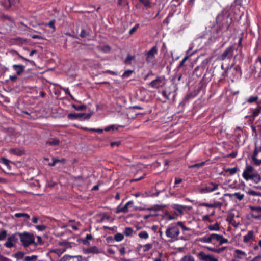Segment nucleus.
I'll return each mask as SVG.
<instances>
[{
  "label": "nucleus",
  "instance_id": "nucleus-1",
  "mask_svg": "<svg viewBox=\"0 0 261 261\" xmlns=\"http://www.w3.org/2000/svg\"><path fill=\"white\" fill-rule=\"evenodd\" d=\"M216 21L217 26V33H219L223 28H225L226 30H228L232 20L230 17V13L227 11L224 10L218 14Z\"/></svg>",
  "mask_w": 261,
  "mask_h": 261
},
{
  "label": "nucleus",
  "instance_id": "nucleus-2",
  "mask_svg": "<svg viewBox=\"0 0 261 261\" xmlns=\"http://www.w3.org/2000/svg\"><path fill=\"white\" fill-rule=\"evenodd\" d=\"M242 177L246 180H251L254 184L261 181V176L251 165H246L242 173Z\"/></svg>",
  "mask_w": 261,
  "mask_h": 261
},
{
  "label": "nucleus",
  "instance_id": "nucleus-3",
  "mask_svg": "<svg viewBox=\"0 0 261 261\" xmlns=\"http://www.w3.org/2000/svg\"><path fill=\"white\" fill-rule=\"evenodd\" d=\"M165 233L168 238L174 241H177L178 240L186 241L190 238V236L189 234H185V236H181L179 237L180 230L177 225V223L176 224H172L170 225L167 228Z\"/></svg>",
  "mask_w": 261,
  "mask_h": 261
},
{
  "label": "nucleus",
  "instance_id": "nucleus-4",
  "mask_svg": "<svg viewBox=\"0 0 261 261\" xmlns=\"http://www.w3.org/2000/svg\"><path fill=\"white\" fill-rule=\"evenodd\" d=\"M220 186V184L211 181L198 187L197 191L200 194H207L219 190Z\"/></svg>",
  "mask_w": 261,
  "mask_h": 261
},
{
  "label": "nucleus",
  "instance_id": "nucleus-5",
  "mask_svg": "<svg viewBox=\"0 0 261 261\" xmlns=\"http://www.w3.org/2000/svg\"><path fill=\"white\" fill-rule=\"evenodd\" d=\"M17 234L18 235L20 241L24 247H28L35 243V236L33 233L23 232L22 233L18 232Z\"/></svg>",
  "mask_w": 261,
  "mask_h": 261
},
{
  "label": "nucleus",
  "instance_id": "nucleus-6",
  "mask_svg": "<svg viewBox=\"0 0 261 261\" xmlns=\"http://www.w3.org/2000/svg\"><path fill=\"white\" fill-rule=\"evenodd\" d=\"M211 243L214 244L218 242L219 245H221L228 242V239L224 238L223 236L216 233L211 234Z\"/></svg>",
  "mask_w": 261,
  "mask_h": 261
},
{
  "label": "nucleus",
  "instance_id": "nucleus-7",
  "mask_svg": "<svg viewBox=\"0 0 261 261\" xmlns=\"http://www.w3.org/2000/svg\"><path fill=\"white\" fill-rule=\"evenodd\" d=\"M198 258L202 261H218V259L210 254H206L201 251L197 254Z\"/></svg>",
  "mask_w": 261,
  "mask_h": 261
},
{
  "label": "nucleus",
  "instance_id": "nucleus-8",
  "mask_svg": "<svg viewBox=\"0 0 261 261\" xmlns=\"http://www.w3.org/2000/svg\"><path fill=\"white\" fill-rule=\"evenodd\" d=\"M234 48L233 46L227 47L220 56V59L224 60L226 58H231L233 55Z\"/></svg>",
  "mask_w": 261,
  "mask_h": 261
},
{
  "label": "nucleus",
  "instance_id": "nucleus-9",
  "mask_svg": "<svg viewBox=\"0 0 261 261\" xmlns=\"http://www.w3.org/2000/svg\"><path fill=\"white\" fill-rule=\"evenodd\" d=\"M18 241L16 237V234H12L7 238V241L5 243V246L8 248H11L14 246V244Z\"/></svg>",
  "mask_w": 261,
  "mask_h": 261
},
{
  "label": "nucleus",
  "instance_id": "nucleus-10",
  "mask_svg": "<svg viewBox=\"0 0 261 261\" xmlns=\"http://www.w3.org/2000/svg\"><path fill=\"white\" fill-rule=\"evenodd\" d=\"M158 53V49L156 46L151 48L147 53L146 61L148 62H151L153 61L155 57V55Z\"/></svg>",
  "mask_w": 261,
  "mask_h": 261
},
{
  "label": "nucleus",
  "instance_id": "nucleus-11",
  "mask_svg": "<svg viewBox=\"0 0 261 261\" xmlns=\"http://www.w3.org/2000/svg\"><path fill=\"white\" fill-rule=\"evenodd\" d=\"M82 257L81 255H64L60 261H81Z\"/></svg>",
  "mask_w": 261,
  "mask_h": 261
},
{
  "label": "nucleus",
  "instance_id": "nucleus-12",
  "mask_svg": "<svg viewBox=\"0 0 261 261\" xmlns=\"http://www.w3.org/2000/svg\"><path fill=\"white\" fill-rule=\"evenodd\" d=\"M133 202L132 201L127 202L123 206L121 205H119L116 209V213H126L128 211V206L129 205L133 204Z\"/></svg>",
  "mask_w": 261,
  "mask_h": 261
},
{
  "label": "nucleus",
  "instance_id": "nucleus-13",
  "mask_svg": "<svg viewBox=\"0 0 261 261\" xmlns=\"http://www.w3.org/2000/svg\"><path fill=\"white\" fill-rule=\"evenodd\" d=\"M254 240V232L252 230L248 231V233L243 237V242L245 243L251 242Z\"/></svg>",
  "mask_w": 261,
  "mask_h": 261
},
{
  "label": "nucleus",
  "instance_id": "nucleus-14",
  "mask_svg": "<svg viewBox=\"0 0 261 261\" xmlns=\"http://www.w3.org/2000/svg\"><path fill=\"white\" fill-rule=\"evenodd\" d=\"M233 69L236 71V75H241V67L239 65H237L233 67V65H231L229 67H228L227 69L225 70V72L223 74V75H224L227 73L229 70Z\"/></svg>",
  "mask_w": 261,
  "mask_h": 261
},
{
  "label": "nucleus",
  "instance_id": "nucleus-15",
  "mask_svg": "<svg viewBox=\"0 0 261 261\" xmlns=\"http://www.w3.org/2000/svg\"><path fill=\"white\" fill-rule=\"evenodd\" d=\"M247 255L246 253L241 250L236 249L234 251V256L236 258L242 259Z\"/></svg>",
  "mask_w": 261,
  "mask_h": 261
},
{
  "label": "nucleus",
  "instance_id": "nucleus-16",
  "mask_svg": "<svg viewBox=\"0 0 261 261\" xmlns=\"http://www.w3.org/2000/svg\"><path fill=\"white\" fill-rule=\"evenodd\" d=\"M12 67L17 75H20L22 72H23L25 69V66L22 65L14 64Z\"/></svg>",
  "mask_w": 261,
  "mask_h": 261
},
{
  "label": "nucleus",
  "instance_id": "nucleus-17",
  "mask_svg": "<svg viewBox=\"0 0 261 261\" xmlns=\"http://www.w3.org/2000/svg\"><path fill=\"white\" fill-rule=\"evenodd\" d=\"M186 206H183L179 204H174L173 206V208L176 211L175 213L179 214H182L183 211L185 209Z\"/></svg>",
  "mask_w": 261,
  "mask_h": 261
},
{
  "label": "nucleus",
  "instance_id": "nucleus-18",
  "mask_svg": "<svg viewBox=\"0 0 261 261\" xmlns=\"http://www.w3.org/2000/svg\"><path fill=\"white\" fill-rule=\"evenodd\" d=\"M161 79L160 77H158L155 80L152 81L149 85L153 88H158L161 86Z\"/></svg>",
  "mask_w": 261,
  "mask_h": 261
},
{
  "label": "nucleus",
  "instance_id": "nucleus-19",
  "mask_svg": "<svg viewBox=\"0 0 261 261\" xmlns=\"http://www.w3.org/2000/svg\"><path fill=\"white\" fill-rule=\"evenodd\" d=\"M224 195L226 196H229L231 198L234 196L239 200H242L244 197V194H241L240 193H234L233 194L226 193Z\"/></svg>",
  "mask_w": 261,
  "mask_h": 261
},
{
  "label": "nucleus",
  "instance_id": "nucleus-20",
  "mask_svg": "<svg viewBox=\"0 0 261 261\" xmlns=\"http://www.w3.org/2000/svg\"><path fill=\"white\" fill-rule=\"evenodd\" d=\"M197 241L204 243H211V234L197 239Z\"/></svg>",
  "mask_w": 261,
  "mask_h": 261
},
{
  "label": "nucleus",
  "instance_id": "nucleus-21",
  "mask_svg": "<svg viewBox=\"0 0 261 261\" xmlns=\"http://www.w3.org/2000/svg\"><path fill=\"white\" fill-rule=\"evenodd\" d=\"M14 216L16 218H22L24 221H27L30 218V216L24 213H17L14 214Z\"/></svg>",
  "mask_w": 261,
  "mask_h": 261
},
{
  "label": "nucleus",
  "instance_id": "nucleus-22",
  "mask_svg": "<svg viewBox=\"0 0 261 261\" xmlns=\"http://www.w3.org/2000/svg\"><path fill=\"white\" fill-rule=\"evenodd\" d=\"M177 225L178 226H179L181 227V228L182 229V233H183V235L182 236H185V234H186V233H185V232L186 231H189L190 230V228H189V227H187L185 225V222H182V221H178L177 222Z\"/></svg>",
  "mask_w": 261,
  "mask_h": 261
},
{
  "label": "nucleus",
  "instance_id": "nucleus-23",
  "mask_svg": "<svg viewBox=\"0 0 261 261\" xmlns=\"http://www.w3.org/2000/svg\"><path fill=\"white\" fill-rule=\"evenodd\" d=\"M87 252L88 253L98 254L101 252L100 250L96 246H92L87 249Z\"/></svg>",
  "mask_w": 261,
  "mask_h": 261
},
{
  "label": "nucleus",
  "instance_id": "nucleus-24",
  "mask_svg": "<svg viewBox=\"0 0 261 261\" xmlns=\"http://www.w3.org/2000/svg\"><path fill=\"white\" fill-rule=\"evenodd\" d=\"M13 3V0H3L2 2V5L6 9L10 8Z\"/></svg>",
  "mask_w": 261,
  "mask_h": 261
},
{
  "label": "nucleus",
  "instance_id": "nucleus-25",
  "mask_svg": "<svg viewBox=\"0 0 261 261\" xmlns=\"http://www.w3.org/2000/svg\"><path fill=\"white\" fill-rule=\"evenodd\" d=\"M247 193L249 195L255 196H261V192L255 191L253 190L248 188Z\"/></svg>",
  "mask_w": 261,
  "mask_h": 261
},
{
  "label": "nucleus",
  "instance_id": "nucleus-26",
  "mask_svg": "<svg viewBox=\"0 0 261 261\" xmlns=\"http://www.w3.org/2000/svg\"><path fill=\"white\" fill-rule=\"evenodd\" d=\"M138 237L141 239L147 240L149 238V234L146 231H141L138 233Z\"/></svg>",
  "mask_w": 261,
  "mask_h": 261
},
{
  "label": "nucleus",
  "instance_id": "nucleus-27",
  "mask_svg": "<svg viewBox=\"0 0 261 261\" xmlns=\"http://www.w3.org/2000/svg\"><path fill=\"white\" fill-rule=\"evenodd\" d=\"M134 230L131 227H126L123 230V233L127 237H130L132 236Z\"/></svg>",
  "mask_w": 261,
  "mask_h": 261
},
{
  "label": "nucleus",
  "instance_id": "nucleus-28",
  "mask_svg": "<svg viewBox=\"0 0 261 261\" xmlns=\"http://www.w3.org/2000/svg\"><path fill=\"white\" fill-rule=\"evenodd\" d=\"M59 143V140L56 138L51 139L46 142V144L50 146H56Z\"/></svg>",
  "mask_w": 261,
  "mask_h": 261
},
{
  "label": "nucleus",
  "instance_id": "nucleus-29",
  "mask_svg": "<svg viewBox=\"0 0 261 261\" xmlns=\"http://www.w3.org/2000/svg\"><path fill=\"white\" fill-rule=\"evenodd\" d=\"M261 112V106H258L252 110V116L256 117Z\"/></svg>",
  "mask_w": 261,
  "mask_h": 261
},
{
  "label": "nucleus",
  "instance_id": "nucleus-30",
  "mask_svg": "<svg viewBox=\"0 0 261 261\" xmlns=\"http://www.w3.org/2000/svg\"><path fill=\"white\" fill-rule=\"evenodd\" d=\"M208 228L211 231H218L220 230V226L218 223L214 224V225H210L208 226Z\"/></svg>",
  "mask_w": 261,
  "mask_h": 261
},
{
  "label": "nucleus",
  "instance_id": "nucleus-31",
  "mask_svg": "<svg viewBox=\"0 0 261 261\" xmlns=\"http://www.w3.org/2000/svg\"><path fill=\"white\" fill-rule=\"evenodd\" d=\"M165 255H164L162 252H159L158 253V256L153 258V261H166Z\"/></svg>",
  "mask_w": 261,
  "mask_h": 261
},
{
  "label": "nucleus",
  "instance_id": "nucleus-32",
  "mask_svg": "<svg viewBox=\"0 0 261 261\" xmlns=\"http://www.w3.org/2000/svg\"><path fill=\"white\" fill-rule=\"evenodd\" d=\"M147 9L151 7V4L149 0H139Z\"/></svg>",
  "mask_w": 261,
  "mask_h": 261
},
{
  "label": "nucleus",
  "instance_id": "nucleus-33",
  "mask_svg": "<svg viewBox=\"0 0 261 261\" xmlns=\"http://www.w3.org/2000/svg\"><path fill=\"white\" fill-rule=\"evenodd\" d=\"M237 171V168L234 167L231 168H227L225 170V172L229 173L231 175H234Z\"/></svg>",
  "mask_w": 261,
  "mask_h": 261
},
{
  "label": "nucleus",
  "instance_id": "nucleus-34",
  "mask_svg": "<svg viewBox=\"0 0 261 261\" xmlns=\"http://www.w3.org/2000/svg\"><path fill=\"white\" fill-rule=\"evenodd\" d=\"M59 245L61 246L65 247L66 249L68 248H71L72 247L71 244L69 242L66 241L60 242Z\"/></svg>",
  "mask_w": 261,
  "mask_h": 261
},
{
  "label": "nucleus",
  "instance_id": "nucleus-35",
  "mask_svg": "<svg viewBox=\"0 0 261 261\" xmlns=\"http://www.w3.org/2000/svg\"><path fill=\"white\" fill-rule=\"evenodd\" d=\"M81 116H82V114H81L70 113L68 115L67 117L70 119H75L79 118Z\"/></svg>",
  "mask_w": 261,
  "mask_h": 261
},
{
  "label": "nucleus",
  "instance_id": "nucleus-36",
  "mask_svg": "<svg viewBox=\"0 0 261 261\" xmlns=\"http://www.w3.org/2000/svg\"><path fill=\"white\" fill-rule=\"evenodd\" d=\"M181 261H195V259L191 255H186L181 259Z\"/></svg>",
  "mask_w": 261,
  "mask_h": 261
},
{
  "label": "nucleus",
  "instance_id": "nucleus-37",
  "mask_svg": "<svg viewBox=\"0 0 261 261\" xmlns=\"http://www.w3.org/2000/svg\"><path fill=\"white\" fill-rule=\"evenodd\" d=\"M124 236L122 234L120 233H116L114 236V239L117 242H120L123 240Z\"/></svg>",
  "mask_w": 261,
  "mask_h": 261
},
{
  "label": "nucleus",
  "instance_id": "nucleus-38",
  "mask_svg": "<svg viewBox=\"0 0 261 261\" xmlns=\"http://www.w3.org/2000/svg\"><path fill=\"white\" fill-rule=\"evenodd\" d=\"M37 255H33L32 256H27L24 258V261H36L37 259Z\"/></svg>",
  "mask_w": 261,
  "mask_h": 261
},
{
  "label": "nucleus",
  "instance_id": "nucleus-39",
  "mask_svg": "<svg viewBox=\"0 0 261 261\" xmlns=\"http://www.w3.org/2000/svg\"><path fill=\"white\" fill-rule=\"evenodd\" d=\"M37 240L36 242L35 241V243H33V245L35 246H37L38 245H41L43 244V241H42V239L41 237L39 236H36Z\"/></svg>",
  "mask_w": 261,
  "mask_h": 261
},
{
  "label": "nucleus",
  "instance_id": "nucleus-40",
  "mask_svg": "<svg viewBox=\"0 0 261 261\" xmlns=\"http://www.w3.org/2000/svg\"><path fill=\"white\" fill-rule=\"evenodd\" d=\"M135 58L134 56H132L128 54L126 57V58L125 59L124 62L126 64H130L132 61L134 60Z\"/></svg>",
  "mask_w": 261,
  "mask_h": 261
},
{
  "label": "nucleus",
  "instance_id": "nucleus-41",
  "mask_svg": "<svg viewBox=\"0 0 261 261\" xmlns=\"http://www.w3.org/2000/svg\"><path fill=\"white\" fill-rule=\"evenodd\" d=\"M24 256V253L21 251H19L14 254L15 257L17 259H22Z\"/></svg>",
  "mask_w": 261,
  "mask_h": 261
},
{
  "label": "nucleus",
  "instance_id": "nucleus-42",
  "mask_svg": "<svg viewBox=\"0 0 261 261\" xmlns=\"http://www.w3.org/2000/svg\"><path fill=\"white\" fill-rule=\"evenodd\" d=\"M0 163L6 165L8 168H10L9 160L4 158L0 159Z\"/></svg>",
  "mask_w": 261,
  "mask_h": 261
},
{
  "label": "nucleus",
  "instance_id": "nucleus-43",
  "mask_svg": "<svg viewBox=\"0 0 261 261\" xmlns=\"http://www.w3.org/2000/svg\"><path fill=\"white\" fill-rule=\"evenodd\" d=\"M153 245L152 244H146L142 246L143 250L144 252H147L152 248Z\"/></svg>",
  "mask_w": 261,
  "mask_h": 261
},
{
  "label": "nucleus",
  "instance_id": "nucleus-44",
  "mask_svg": "<svg viewBox=\"0 0 261 261\" xmlns=\"http://www.w3.org/2000/svg\"><path fill=\"white\" fill-rule=\"evenodd\" d=\"M254 213H261V206H251L250 207Z\"/></svg>",
  "mask_w": 261,
  "mask_h": 261
},
{
  "label": "nucleus",
  "instance_id": "nucleus-45",
  "mask_svg": "<svg viewBox=\"0 0 261 261\" xmlns=\"http://www.w3.org/2000/svg\"><path fill=\"white\" fill-rule=\"evenodd\" d=\"M189 56H185L182 60L180 61L179 65L178 66L177 68H180L181 67H182L185 63V62L188 59Z\"/></svg>",
  "mask_w": 261,
  "mask_h": 261
},
{
  "label": "nucleus",
  "instance_id": "nucleus-46",
  "mask_svg": "<svg viewBox=\"0 0 261 261\" xmlns=\"http://www.w3.org/2000/svg\"><path fill=\"white\" fill-rule=\"evenodd\" d=\"M133 73V71L130 70H128L125 71L122 75L123 78H128L131 74Z\"/></svg>",
  "mask_w": 261,
  "mask_h": 261
},
{
  "label": "nucleus",
  "instance_id": "nucleus-47",
  "mask_svg": "<svg viewBox=\"0 0 261 261\" xmlns=\"http://www.w3.org/2000/svg\"><path fill=\"white\" fill-rule=\"evenodd\" d=\"M72 107L73 108H74V109L75 110H77V111H81V110H84V109H85V106H84V105H81V106H76L75 105H72Z\"/></svg>",
  "mask_w": 261,
  "mask_h": 261
},
{
  "label": "nucleus",
  "instance_id": "nucleus-48",
  "mask_svg": "<svg viewBox=\"0 0 261 261\" xmlns=\"http://www.w3.org/2000/svg\"><path fill=\"white\" fill-rule=\"evenodd\" d=\"M50 253H54L56 254L58 257L60 256L62 254L59 249H54L49 250Z\"/></svg>",
  "mask_w": 261,
  "mask_h": 261
},
{
  "label": "nucleus",
  "instance_id": "nucleus-49",
  "mask_svg": "<svg viewBox=\"0 0 261 261\" xmlns=\"http://www.w3.org/2000/svg\"><path fill=\"white\" fill-rule=\"evenodd\" d=\"M7 232L6 230H3L0 232V241L4 240L6 238Z\"/></svg>",
  "mask_w": 261,
  "mask_h": 261
},
{
  "label": "nucleus",
  "instance_id": "nucleus-50",
  "mask_svg": "<svg viewBox=\"0 0 261 261\" xmlns=\"http://www.w3.org/2000/svg\"><path fill=\"white\" fill-rule=\"evenodd\" d=\"M258 99L257 96H251L248 98L247 101L249 103H252L256 101Z\"/></svg>",
  "mask_w": 261,
  "mask_h": 261
},
{
  "label": "nucleus",
  "instance_id": "nucleus-51",
  "mask_svg": "<svg viewBox=\"0 0 261 261\" xmlns=\"http://www.w3.org/2000/svg\"><path fill=\"white\" fill-rule=\"evenodd\" d=\"M165 216L166 217L167 219H168L169 220H172L176 219V217L172 216L168 213H166L165 214Z\"/></svg>",
  "mask_w": 261,
  "mask_h": 261
},
{
  "label": "nucleus",
  "instance_id": "nucleus-52",
  "mask_svg": "<svg viewBox=\"0 0 261 261\" xmlns=\"http://www.w3.org/2000/svg\"><path fill=\"white\" fill-rule=\"evenodd\" d=\"M204 164H205V162H202L200 163L195 164L194 165H192L190 166L189 167L190 168H195V167L199 168V167H202Z\"/></svg>",
  "mask_w": 261,
  "mask_h": 261
},
{
  "label": "nucleus",
  "instance_id": "nucleus-53",
  "mask_svg": "<svg viewBox=\"0 0 261 261\" xmlns=\"http://www.w3.org/2000/svg\"><path fill=\"white\" fill-rule=\"evenodd\" d=\"M139 25L138 24H136L129 30V34H133L139 28Z\"/></svg>",
  "mask_w": 261,
  "mask_h": 261
},
{
  "label": "nucleus",
  "instance_id": "nucleus-54",
  "mask_svg": "<svg viewBox=\"0 0 261 261\" xmlns=\"http://www.w3.org/2000/svg\"><path fill=\"white\" fill-rule=\"evenodd\" d=\"M259 151V150L257 149L256 146L255 145V149L252 156V159H255L257 158Z\"/></svg>",
  "mask_w": 261,
  "mask_h": 261
},
{
  "label": "nucleus",
  "instance_id": "nucleus-55",
  "mask_svg": "<svg viewBox=\"0 0 261 261\" xmlns=\"http://www.w3.org/2000/svg\"><path fill=\"white\" fill-rule=\"evenodd\" d=\"M200 206H205L207 207L213 208V206L212 205V203H208L205 202H203L200 203Z\"/></svg>",
  "mask_w": 261,
  "mask_h": 261
},
{
  "label": "nucleus",
  "instance_id": "nucleus-56",
  "mask_svg": "<svg viewBox=\"0 0 261 261\" xmlns=\"http://www.w3.org/2000/svg\"><path fill=\"white\" fill-rule=\"evenodd\" d=\"M212 205L214 207H221L222 205V203L219 201H216L214 203H212Z\"/></svg>",
  "mask_w": 261,
  "mask_h": 261
},
{
  "label": "nucleus",
  "instance_id": "nucleus-57",
  "mask_svg": "<svg viewBox=\"0 0 261 261\" xmlns=\"http://www.w3.org/2000/svg\"><path fill=\"white\" fill-rule=\"evenodd\" d=\"M36 228L39 231H43L45 229L46 227L43 225H39L36 226Z\"/></svg>",
  "mask_w": 261,
  "mask_h": 261
},
{
  "label": "nucleus",
  "instance_id": "nucleus-58",
  "mask_svg": "<svg viewBox=\"0 0 261 261\" xmlns=\"http://www.w3.org/2000/svg\"><path fill=\"white\" fill-rule=\"evenodd\" d=\"M253 161L254 162V164L256 166H259L261 164V159H257V158L255 159H252Z\"/></svg>",
  "mask_w": 261,
  "mask_h": 261
},
{
  "label": "nucleus",
  "instance_id": "nucleus-59",
  "mask_svg": "<svg viewBox=\"0 0 261 261\" xmlns=\"http://www.w3.org/2000/svg\"><path fill=\"white\" fill-rule=\"evenodd\" d=\"M210 215H204L202 217V220L204 221H208L210 222H212V221L211 220H210Z\"/></svg>",
  "mask_w": 261,
  "mask_h": 261
},
{
  "label": "nucleus",
  "instance_id": "nucleus-60",
  "mask_svg": "<svg viewBox=\"0 0 261 261\" xmlns=\"http://www.w3.org/2000/svg\"><path fill=\"white\" fill-rule=\"evenodd\" d=\"M63 90H64V91L65 92V93H66V94H68L69 95L72 99H74L73 97L72 96V95L71 94L70 91H69V90L68 88H63Z\"/></svg>",
  "mask_w": 261,
  "mask_h": 261
},
{
  "label": "nucleus",
  "instance_id": "nucleus-61",
  "mask_svg": "<svg viewBox=\"0 0 261 261\" xmlns=\"http://www.w3.org/2000/svg\"><path fill=\"white\" fill-rule=\"evenodd\" d=\"M48 26H49L50 28L54 29L55 30V20H52L49 22V23L47 24Z\"/></svg>",
  "mask_w": 261,
  "mask_h": 261
},
{
  "label": "nucleus",
  "instance_id": "nucleus-62",
  "mask_svg": "<svg viewBox=\"0 0 261 261\" xmlns=\"http://www.w3.org/2000/svg\"><path fill=\"white\" fill-rule=\"evenodd\" d=\"M252 216L256 219H261V214H256V213H252Z\"/></svg>",
  "mask_w": 261,
  "mask_h": 261
},
{
  "label": "nucleus",
  "instance_id": "nucleus-63",
  "mask_svg": "<svg viewBox=\"0 0 261 261\" xmlns=\"http://www.w3.org/2000/svg\"><path fill=\"white\" fill-rule=\"evenodd\" d=\"M0 261H12L9 258L0 255Z\"/></svg>",
  "mask_w": 261,
  "mask_h": 261
},
{
  "label": "nucleus",
  "instance_id": "nucleus-64",
  "mask_svg": "<svg viewBox=\"0 0 261 261\" xmlns=\"http://www.w3.org/2000/svg\"><path fill=\"white\" fill-rule=\"evenodd\" d=\"M251 261H261V255L254 257Z\"/></svg>",
  "mask_w": 261,
  "mask_h": 261
}]
</instances>
